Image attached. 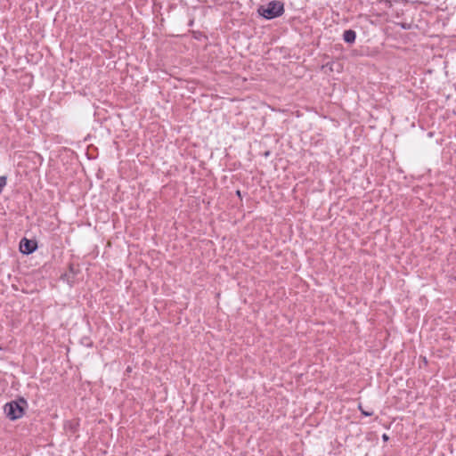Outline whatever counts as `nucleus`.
I'll use <instances>...</instances> for the list:
<instances>
[{
	"label": "nucleus",
	"instance_id": "obj_1",
	"mask_svg": "<svg viewBox=\"0 0 456 456\" xmlns=\"http://www.w3.org/2000/svg\"><path fill=\"white\" fill-rule=\"evenodd\" d=\"M261 16L267 20H272L281 16L284 12L283 4L279 1H272L266 5H261L258 8Z\"/></svg>",
	"mask_w": 456,
	"mask_h": 456
},
{
	"label": "nucleus",
	"instance_id": "obj_2",
	"mask_svg": "<svg viewBox=\"0 0 456 456\" xmlns=\"http://www.w3.org/2000/svg\"><path fill=\"white\" fill-rule=\"evenodd\" d=\"M25 405H27V402L23 398L18 401H12L4 405V413L12 420L18 419L23 416Z\"/></svg>",
	"mask_w": 456,
	"mask_h": 456
},
{
	"label": "nucleus",
	"instance_id": "obj_3",
	"mask_svg": "<svg viewBox=\"0 0 456 456\" xmlns=\"http://www.w3.org/2000/svg\"><path fill=\"white\" fill-rule=\"evenodd\" d=\"M37 242L23 238L20 242V249L22 254L29 255L37 249Z\"/></svg>",
	"mask_w": 456,
	"mask_h": 456
},
{
	"label": "nucleus",
	"instance_id": "obj_4",
	"mask_svg": "<svg viewBox=\"0 0 456 456\" xmlns=\"http://www.w3.org/2000/svg\"><path fill=\"white\" fill-rule=\"evenodd\" d=\"M355 38H356V33L354 30L347 29V30L344 31L343 39L345 42H346L348 44H353V43H354Z\"/></svg>",
	"mask_w": 456,
	"mask_h": 456
},
{
	"label": "nucleus",
	"instance_id": "obj_5",
	"mask_svg": "<svg viewBox=\"0 0 456 456\" xmlns=\"http://www.w3.org/2000/svg\"><path fill=\"white\" fill-rule=\"evenodd\" d=\"M7 177L4 175L0 176V193L2 192L4 187L6 185Z\"/></svg>",
	"mask_w": 456,
	"mask_h": 456
},
{
	"label": "nucleus",
	"instance_id": "obj_6",
	"mask_svg": "<svg viewBox=\"0 0 456 456\" xmlns=\"http://www.w3.org/2000/svg\"><path fill=\"white\" fill-rule=\"evenodd\" d=\"M358 409L361 411V413L364 416H371L373 415V411H367L362 409V404L358 405Z\"/></svg>",
	"mask_w": 456,
	"mask_h": 456
},
{
	"label": "nucleus",
	"instance_id": "obj_7",
	"mask_svg": "<svg viewBox=\"0 0 456 456\" xmlns=\"http://www.w3.org/2000/svg\"><path fill=\"white\" fill-rule=\"evenodd\" d=\"M382 437H383V439H384L385 441L388 440V436H387V435H386V434H384Z\"/></svg>",
	"mask_w": 456,
	"mask_h": 456
}]
</instances>
